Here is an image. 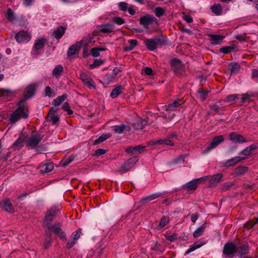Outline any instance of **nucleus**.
I'll use <instances>...</instances> for the list:
<instances>
[{
  "instance_id": "nucleus-1",
  "label": "nucleus",
  "mask_w": 258,
  "mask_h": 258,
  "mask_svg": "<svg viewBox=\"0 0 258 258\" xmlns=\"http://www.w3.org/2000/svg\"><path fill=\"white\" fill-rule=\"evenodd\" d=\"M24 101H19L17 105L18 107L10 115L9 121L11 124H15L22 118H27L28 117L27 107L23 105Z\"/></svg>"
},
{
  "instance_id": "nucleus-2",
  "label": "nucleus",
  "mask_w": 258,
  "mask_h": 258,
  "mask_svg": "<svg viewBox=\"0 0 258 258\" xmlns=\"http://www.w3.org/2000/svg\"><path fill=\"white\" fill-rule=\"evenodd\" d=\"M144 43L148 49L154 51L159 45H162L164 43V40L162 36H158L151 39H145Z\"/></svg>"
},
{
  "instance_id": "nucleus-3",
  "label": "nucleus",
  "mask_w": 258,
  "mask_h": 258,
  "mask_svg": "<svg viewBox=\"0 0 258 258\" xmlns=\"http://www.w3.org/2000/svg\"><path fill=\"white\" fill-rule=\"evenodd\" d=\"M45 226L47 227L48 230L53 232L54 234L58 235L62 240H67L65 233L61 229L62 225L60 223H57L54 225H52L51 223H46Z\"/></svg>"
},
{
  "instance_id": "nucleus-4",
  "label": "nucleus",
  "mask_w": 258,
  "mask_h": 258,
  "mask_svg": "<svg viewBox=\"0 0 258 258\" xmlns=\"http://www.w3.org/2000/svg\"><path fill=\"white\" fill-rule=\"evenodd\" d=\"M236 246L232 242L226 243L224 246L223 253L225 258H232L236 252Z\"/></svg>"
},
{
  "instance_id": "nucleus-5",
  "label": "nucleus",
  "mask_w": 258,
  "mask_h": 258,
  "mask_svg": "<svg viewBox=\"0 0 258 258\" xmlns=\"http://www.w3.org/2000/svg\"><path fill=\"white\" fill-rule=\"evenodd\" d=\"M59 206L52 207L48 210L45 216L44 224H46V223H51L59 211Z\"/></svg>"
},
{
  "instance_id": "nucleus-6",
  "label": "nucleus",
  "mask_w": 258,
  "mask_h": 258,
  "mask_svg": "<svg viewBox=\"0 0 258 258\" xmlns=\"http://www.w3.org/2000/svg\"><path fill=\"white\" fill-rule=\"evenodd\" d=\"M16 41L19 43H26L31 38V34L27 31H20L15 37Z\"/></svg>"
},
{
  "instance_id": "nucleus-7",
  "label": "nucleus",
  "mask_w": 258,
  "mask_h": 258,
  "mask_svg": "<svg viewBox=\"0 0 258 258\" xmlns=\"http://www.w3.org/2000/svg\"><path fill=\"white\" fill-rule=\"evenodd\" d=\"M206 177H202L199 178L195 179L185 184H184L182 187L186 189L187 191L190 190H194L198 187V184L205 180Z\"/></svg>"
},
{
  "instance_id": "nucleus-8",
  "label": "nucleus",
  "mask_w": 258,
  "mask_h": 258,
  "mask_svg": "<svg viewBox=\"0 0 258 258\" xmlns=\"http://www.w3.org/2000/svg\"><path fill=\"white\" fill-rule=\"evenodd\" d=\"M36 86L35 84H30L28 86L24 92V98L20 101H24V102L29 99L31 98L35 94Z\"/></svg>"
},
{
  "instance_id": "nucleus-9",
  "label": "nucleus",
  "mask_w": 258,
  "mask_h": 258,
  "mask_svg": "<svg viewBox=\"0 0 258 258\" xmlns=\"http://www.w3.org/2000/svg\"><path fill=\"white\" fill-rule=\"evenodd\" d=\"M237 248V252L239 256L241 258L243 255L247 254L249 253V247L248 243L246 241H243L239 243L236 246Z\"/></svg>"
},
{
  "instance_id": "nucleus-10",
  "label": "nucleus",
  "mask_w": 258,
  "mask_h": 258,
  "mask_svg": "<svg viewBox=\"0 0 258 258\" xmlns=\"http://www.w3.org/2000/svg\"><path fill=\"white\" fill-rule=\"evenodd\" d=\"M41 140L42 137L38 135L37 132L33 131L31 134V137L28 139L27 146L34 148L37 146Z\"/></svg>"
},
{
  "instance_id": "nucleus-11",
  "label": "nucleus",
  "mask_w": 258,
  "mask_h": 258,
  "mask_svg": "<svg viewBox=\"0 0 258 258\" xmlns=\"http://www.w3.org/2000/svg\"><path fill=\"white\" fill-rule=\"evenodd\" d=\"M80 78L83 82L84 85L90 89H95L96 86L94 82L86 74L82 72L80 74Z\"/></svg>"
},
{
  "instance_id": "nucleus-12",
  "label": "nucleus",
  "mask_w": 258,
  "mask_h": 258,
  "mask_svg": "<svg viewBox=\"0 0 258 258\" xmlns=\"http://www.w3.org/2000/svg\"><path fill=\"white\" fill-rule=\"evenodd\" d=\"M225 140L224 136L223 135H219L215 137L211 141L209 145L206 148V151L208 152L210 150L215 148L220 144L222 143Z\"/></svg>"
},
{
  "instance_id": "nucleus-13",
  "label": "nucleus",
  "mask_w": 258,
  "mask_h": 258,
  "mask_svg": "<svg viewBox=\"0 0 258 258\" xmlns=\"http://www.w3.org/2000/svg\"><path fill=\"white\" fill-rule=\"evenodd\" d=\"M184 102L181 99H177L173 100L172 102L169 103L167 105L164 106L166 111H175L176 108L179 106L183 107Z\"/></svg>"
},
{
  "instance_id": "nucleus-14",
  "label": "nucleus",
  "mask_w": 258,
  "mask_h": 258,
  "mask_svg": "<svg viewBox=\"0 0 258 258\" xmlns=\"http://www.w3.org/2000/svg\"><path fill=\"white\" fill-rule=\"evenodd\" d=\"M170 65L172 70L175 74H178L184 68V64L179 59L174 58L170 61Z\"/></svg>"
},
{
  "instance_id": "nucleus-15",
  "label": "nucleus",
  "mask_w": 258,
  "mask_h": 258,
  "mask_svg": "<svg viewBox=\"0 0 258 258\" xmlns=\"http://www.w3.org/2000/svg\"><path fill=\"white\" fill-rule=\"evenodd\" d=\"M0 208L6 212L11 213H13L15 211L11 202L9 198H5L0 202Z\"/></svg>"
},
{
  "instance_id": "nucleus-16",
  "label": "nucleus",
  "mask_w": 258,
  "mask_h": 258,
  "mask_svg": "<svg viewBox=\"0 0 258 258\" xmlns=\"http://www.w3.org/2000/svg\"><path fill=\"white\" fill-rule=\"evenodd\" d=\"M156 19L152 15H147L145 16L141 17L140 18V23L144 27H147L149 25H151Z\"/></svg>"
},
{
  "instance_id": "nucleus-17",
  "label": "nucleus",
  "mask_w": 258,
  "mask_h": 258,
  "mask_svg": "<svg viewBox=\"0 0 258 258\" xmlns=\"http://www.w3.org/2000/svg\"><path fill=\"white\" fill-rule=\"evenodd\" d=\"M138 161V158L137 157H133L127 161L120 167V170L124 171L125 172L128 171Z\"/></svg>"
},
{
  "instance_id": "nucleus-18",
  "label": "nucleus",
  "mask_w": 258,
  "mask_h": 258,
  "mask_svg": "<svg viewBox=\"0 0 258 258\" xmlns=\"http://www.w3.org/2000/svg\"><path fill=\"white\" fill-rule=\"evenodd\" d=\"M229 139L233 143H243L246 142L245 139L241 135L232 132L229 135Z\"/></svg>"
},
{
  "instance_id": "nucleus-19",
  "label": "nucleus",
  "mask_w": 258,
  "mask_h": 258,
  "mask_svg": "<svg viewBox=\"0 0 258 258\" xmlns=\"http://www.w3.org/2000/svg\"><path fill=\"white\" fill-rule=\"evenodd\" d=\"M15 96V94L8 89H0V97H3L8 100H11Z\"/></svg>"
},
{
  "instance_id": "nucleus-20",
  "label": "nucleus",
  "mask_w": 258,
  "mask_h": 258,
  "mask_svg": "<svg viewBox=\"0 0 258 258\" xmlns=\"http://www.w3.org/2000/svg\"><path fill=\"white\" fill-rule=\"evenodd\" d=\"M82 45L81 42H77L75 44L71 45L68 49L67 55L71 56L78 52Z\"/></svg>"
},
{
  "instance_id": "nucleus-21",
  "label": "nucleus",
  "mask_w": 258,
  "mask_h": 258,
  "mask_svg": "<svg viewBox=\"0 0 258 258\" xmlns=\"http://www.w3.org/2000/svg\"><path fill=\"white\" fill-rule=\"evenodd\" d=\"M208 36L210 38V42L213 45L220 44L224 38V36L221 35L209 34Z\"/></svg>"
},
{
  "instance_id": "nucleus-22",
  "label": "nucleus",
  "mask_w": 258,
  "mask_h": 258,
  "mask_svg": "<svg viewBox=\"0 0 258 258\" xmlns=\"http://www.w3.org/2000/svg\"><path fill=\"white\" fill-rule=\"evenodd\" d=\"M46 41L45 38H41L38 40L34 44V48L33 49V53L34 54H38L37 50L42 48Z\"/></svg>"
},
{
  "instance_id": "nucleus-23",
  "label": "nucleus",
  "mask_w": 258,
  "mask_h": 258,
  "mask_svg": "<svg viewBox=\"0 0 258 258\" xmlns=\"http://www.w3.org/2000/svg\"><path fill=\"white\" fill-rule=\"evenodd\" d=\"M114 26L111 24H105L100 26L99 31L104 33H110L113 32Z\"/></svg>"
},
{
  "instance_id": "nucleus-24",
  "label": "nucleus",
  "mask_w": 258,
  "mask_h": 258,
  "mask_svg": "<svg viewBox=\"0 0 258 258\" xmlns=\"http://www.w3.org/2000/svg\"><path fill=\"white\" fill-rule=\"evenodd\" d=\"M170 219L169 217L167 216H163L161 218L160 221L158 224H157L155 227V229L157 230H159L163 228H164L165 226L168 225L169 223Z\"/></svg>"
},
{
  "instance_id": "nucleus-25",
  "label": "nucleus",
  "mask_w": 258,
  "mask_h": 258,
  "mask_svg": "<svg viewBox=\"0 0 258 258\" xmlns=\"http://www.w3.org/2000/svg\"><path fill=\"white\" fill-rule=\"evenodd\" d=\"M209 93V91L205 90L203 88H200L197 90V97L200 100L204 101L208 97Z\"/></svg>"
},
{
  "instance_id": "nucleus-26",
  "label": "nucleus",
  "mask_w": 258,
  "mask_h": 258,
  "mask_svg": "<svg viewBox=\"0 0 258 258\" xmlns=\"http://www.w3.org/2000/svg\"><path fill=\"white\" fill-rule=\"evenodd\" d=\"M6 17L11 23L12 24H16L17 17L15 16L14 11L11 8L7 10Z\"/></svg>"
},
{
  "instance_id": "nucleus-27",
  "label": "nucleus",
  "mask_w": 258,
  "mask_h": 258,
  "mask_svg": "<svg viewBox=\"0 0 258 258\" xmlns=\"http://www.w3.org/2000/svg\"><path fill=\"white\" fill-rule=\"evenodd\" d=\"M66 29V27L63 26H59L53 31V36L56 39H59L64 34Z\"/></svg>"
},
{
  "instance_id": "nucleus-28",
  "label": "nucleus",
  "mask_w": 258,
  "mask_h": 258,
  "mask_svg": "<svg viewBox=\"0 0 258 258\" xmlns=\"http://www.w3.org/2000/svg\"><path fill=\"white\" fill-rule=\"evenodd\" d=\"M46 238L43 243V248L45 249H47L51 246V243L53 241L51 238V234L49 232L46 231Z\"/></svg>"
},
{
  "instance_id": "nucleus-29",
  "label": "nucleus",
  "mask_w": 258,
  "mask_h": 258,
  "mask_svg": "<svg viewBox=\"0 0 258 258\" xmlns=\"http://www.w3.org/2000/svg\"><path fill=\"white\" fill-rule=\"evenodd\" d=\"M245 159L244 157H240L236 156L231 159H230L226 161L225 163V166H231L236 165L237 163L240 162L241 160Z\"/></svg>"
},
{
  "instance_id": "nucleus-30",
  "label": "nucleus",
  "mask_w": 258,
  "mask_h": 258,
  "mask_svg": "<svg viewBox=\"0 0 258 258\" xmlns=\"http://www.w3.org/2000/svg\"><path fill=\"white\" fill-rule=\"evenodd\" d=\"M25 137L21 135L13 144V147L15 149H19L22 148L24 145V141Z\"/></svg>"
},
{
  "instance_id": "nucleus-31",
  "label": "nucleus",
  "mask_w": 258,
  "mask_h": 258,
  "mask_svg": "<svg viewBox=\"0 0 258 258\" xmlns=\"http://www.w3.org/2000/svg\"><path fill=\"white\" fill-rule=\"evenodd\" d=\"M222 176L223 175L221 173L214 175L209 180V186H215L216 184L220 181Z\"/></svg>"
},
{
  "instance_id": "nucleus-32",
  "label": "nucleus",
  "mask_w": 258,
  "mask_h": 258,
  "mask_svg": "<svg viewBox=\"0 0 258 258\" xmlns=\"http://www.w3.org/2000/svg\"><path fill=\"white\" fill-rule=\"evenodd\" d=\"M257 149V146L255 144H252L250 146L247 147L239 153V155L248 156L250 155L254 150Z\"/></svg>"
},
{
  "instance_id": "nucleus-33",
  "label": "nucleus",
  "mask_w": 258,
  "mask_h": 258,
  "mask_svg": "<svg viewBox=\"0 0 258 258\" xmlns=\"http://www.w3.org/2000/svg\"><path fill=\"white\" fill-rule=\"evenodd\" d=\"M147 124V121L146 120L139 119L134 123L133 127L137 130H142Z\"/></svg>"
},
{
  "instance_id": "nucleus-34",
  "label": "nucleus",
  "mask_w": 258,
  "mask_h": 258,
  "mask_svg": "<svg viewBox=\"0 0 258 258\" xmlns=\"http://www.w3.org/2000/svg\"><path fill=\"white\" fill-rule=\"evenodd\" d=\"M16 23L20 26L26 27L28 24V22L26 17L22 15L19 17H17Z\"/></svg>"
},
{
  "instance_id": "nucleus-35",
  "label": "nucleus",
  "mask_w": 258,
  "mask_h": 258,
  "mask_svg": "<svg viewBox=\"0 0 258 258\" xmlns=\"http://www.w3.org/2000/svg\"><path fill=\"white\" fill-rule=\"evenodd\" d=\"M63 70V67L61 64H58L53 70L52 75L56 78H58L61 75Z\"/></svg>"
},
{
  "instance_id": "nucleus-36",
  "label": "nucleus",
  "mask_w": 258,
  "mask_h": 258,
  "mask_svg": "<svg viewBox=\"0 0 258 258\" xmlns=\"http://www.w3.org/2000/svg\"><path fill=\"white\" fill-rule=\"evenodd\" d=\"M54 165L52 163H48L43 165L40 169L42 173H48L53 169Z\"/></svg>"
},
{
  "instance_id": "nucleus-37",
  "label": "nucleus",
  "mask_w": 258,
  "mask_h": 258,
  "mask_svg": "<svg viewBox=\"0 0 258 258\" xmlns=\"http://www.w3.org/2000/svg\"><path fill=\"white\" fill-rule=\"evenodd\" d=\"M67 95L65 94L62 95L61 96L57 97L56 99L53 100V105H54L55 106H58L60 104V103H61L63 101H64L67 99Z\"/></svg>"
},
{
  "instance_id": "nucleus-38",
  "label": "nucleus",
  "mask_w": 258,
  "mask_h": 258,
  "mask_svg": "<svg viewBox=\"0 0 258 258\" xmlns=\"http://www.w3.org/2000/svg\"><path fill=\"white\" fill-rule=\"evenodd\" d=\"M128 42L130 45L124 47V50L126 51H130L132 50L138 44V41L136 39L130 40H128Z\"/></svg>"
},
{
  "instance_id": "nucleus-39",
  "label": "nucleus",
  "mask_w": 258,
  "mask_h": 258,
  "mask_svg": "<svg viewBox=\"0 0 258 258\" xmlns=\"http://www.w3.org/2000/svg\"><path fill=\"white\" fill-rule=\"evenodd\" d=\"M111 137V135L109 133L103 134L100 136L98 139H96L93 144L96 145L103 142L106 139L109 138Z\"/></svg>"
},
{
  "instance_id": "nucleus-40",
  "label": "nucleus",
  "mask_w": 258,
  "mask_h": 258,
  "mask_svg": "<svg viewBox=\"0 0 258 258\" xmlns=\"http://www.w3.org/2000/svg\"><path fill=\"white\" fill-rule=\"evenodd\" d=\"M229 67L231 74L237 73L240 69V66L238 63H231Z\"/></svg>"
},
{
  "instance_id": "nucleus-41",
  "label": "nucleus",
  "mask_w": 258,
  "mask_h": 258,
  "mask_svg": "<svg viewBox=\"0 0 258 258\" xmlns=\"http://www.w3.org/2000/svg\"><path fill=\"white\" fill-rule=\"evenodd\" d=\"M212 11L217 16L221 15L222 12V7L219 4H214L211 8Z\"/></svg>"
},
{
  "instance_id": "nucleus-42",
  "label": "nucleus",
  "mask_w": 258,
  "mask_h": 258,
  "mask_svg": "<svg viewBox=\"0 0 258 258\" xmlns=\"http://www.w3.org/2000/svg\"><path fill=\"white\" fill-rule=\"evenodd\" d=\"M122 87L121 86H118L113 89L110 93V97L112 98H115L118 96L121 93Z\"/></svg>"
},
{
  "instance_id": "nucleus-43",
  "label": "nucleus",
  "mask_w": 258,
  "mask_h": 258,
  "mask_svg": "<svg viewBox=\"0 0 258 258\" xmlns=\"http://www.w3.org/2000/svg\"><path fill=\"white\" fill-rule=\"evenodd\" d=\"M206 228V225L205 224L202 225L201 226L199 227L194 232V237L195 238L198 237L202 235L204 232Z\"/></svg>"
},
{
  "instance_id": "nucleus-44",
  "label": "nucleus",
  "mask_w": 258,
  "mask_h": 258,
  "mask_svg": "<svg viewBox=\"0 0 258 258\" xmlns=\"http://www.w3.org/2000/svg\"><path fill=\"white\" fill-rule=\"evenodd\" d=\"M236 47L235 44H232L231 46H226L224 47H222L219 49V51L220 52L223 53L224 54H228L231 52L232 50H233Z\"/></svg>"
},
{
  "instance_id": "nucleus-45",
  "label": "nucleus",
  "mask_w": 258,
  "mask_h": 258,
  "mask_svg": "<svg viewBox=\"0 0 258 258\" xmlns=\"http://www.w3.org/2000/svg\"><path fill=\"white\" fill-rule=\"evenodd\" d=\"M157 143H158V145L165 144L167 145H169L171 146H174V143L171 140L169 139V138H165V139H160L157 140Z\"/></svg>"
},
{
  "instance_id": "nucleus-46",
  "label": "nucleus",
  "mask_w": 258,
  "mask_h": 258,
  "mask_svg": "<svg viewBox=\"0 0 258 258\" xmlns=\"http://www.w3.org/2000/svg\"><path fill=\"white\" fill-rule=\"evenodd\" d=\"M45 96L49 98H52L56 95L54 90L49 86H46L45 88Z\"/></svg>"
},
{
  "instance_id": "nucleus-47",
  "label": "nucleus",
  "mask_w": 258,
  "mask_h": 258,
  "mask_svg": "<svg viewBox=\"0 0 258 258\" xmlns=\"http://www.w3.org/2000/svg\"><path fill=\"white\" fill-rule=\"evenodd\" d=\"M163 195V194L161 193V192H156V193H154L153 194H152L147 197H145L144 198H143L142 199V201H147V200H148V201H151V200H153L154 199H157L160 197H161V196Z\"/></svg>"
},
{
  "instance_id": "nucleus-48",
  "label": "nucleus",
  "mask_w": 258,
  "mask_h": 258,
  "mask_svg": "<svg viewBox=\"0 0 258 258\" xmlns=\"http://www.w3.org/2000/svg\"><path fill=\"white\" fill-rule=\"evenodd\" d=\"M126 125L121 124L120 125H115L113 126V131L117 134H121L124 131Z\"/></svg>"
},
{
  "instance_id": "nucleus-49",
  "label": "nucleus",
  "mask_w": 258,
  "mask_h": 258,
  "mask_svg": "<svg viewBox=\"0 0 258 258\" xmlns=\"http://www.w3.org/2000/svg\"><path fill=\"white\" fill-rule=\"evenodd\" d=\"M187 155L186 154L181 155L180 156H177L176 158L174 159L172 163L173 164H176L179 163L181 162H183L185 158H186Z\"/></svg>"
},
{
  "instance_id": "nucleus-50",
  "label": "nucleus",
  "mask_w": 258,
  "mask_h": 258,
  "mask_svg": "<svg viewBox=\"0 0 258 258\" xmlns=\"http://www.w3.org/2000/svg\"><path fill=\"white\" fill-rule=\"evenodd\" d=\"M115 77L111 73H108L103 77V80L107 83L109 84L110 82L114 80Z\"/></svg>"
},
{
  "instance_id": "nucleus-51",
  "label": "nucleus",
  "mask_w": 258,
  "mask_h": 258,
  "mask_svg": "<svg viewBox=\"0 0 258 258\" xmlns=\"http://www.w3.org/2000/svg\"><path fill=\"white\" fill-rule=\"evenodd\" d=\"M103 63V60L100 59H96L93 63L90 65V69H94L95 67H98Z\"/></svg>"
},
{
  "instance_id": "nucleus-52",
  "label": "nucleus",
  "mask_w": 258,
  "mask_h": 258,
  "mask_svg": "<svg viewBox=\"0 0 258 258\" xmlns=\"http://www.w3.org/2000/svg\"><path fill=\"white\" fill-rule=\"evenodd\" d=\"M253 96H254V95L253 94H250L248 93L242 94L241 95V102L242 103H244V102L248 101L251 97H253Z\"/></svg>"
},
{
  "instance_id": "nucleus-53",
  "label": "nucleus",
  "mask_w": 258,
  "mask_h": 258,
  "mask_svg": "<svg viewBox=\"0 0 258 258\" xmlns=\"http://www.w3.org/2000/svg\"><path fill=\"white\" fill-rule=\"evenodd\" d=\"M112 21L118 25H121L125 23V21L119 17H114L112 19Z\"/></svg>"
},
{
  "instance_id": "nucleus-54",
  "label": "nucleus",
  "mask_w": 258,
  "mask_h": 258,
  "mask_svg": "<svg viewBox=\"0 0 258 258\" xmlns=\"http://www.w3.org/2000/svg\"><path fill=\"white\" fill-rule=\"evenodd\" d=\"M164 10L161 7H157L155 10V14L158 18L161 17L164 14Z\"/></svg>"
},
{
  "instance_id": "nucleus-55",
  "label": "nucleus",
  "mask_w": 258,
  "mask_h": 258,
  "mask_svg": "<svg viewBox=\"0 0 258 258\" xmlns=\"http://www.w3.org/2000/svg\"><path fill=\"white\" fill-rule=\"evenodd\" d=\"M165 237L166 240H168L170 242H174L177 238V235L175 234L172 235L166 234L165 235Z\"/></svg>"
},
{
  "instance_id": "nucleus-56",
  "label": "nucleus",
  "mask_w": 258,
  "mask_h": 258,
  "mask_svg": "<svg viewBox=\"0 0 258 258\" xmlns=\"http://www.w3.org/2000/svg\"><path fill=\"white\" fill-rule=\"evenodd\" d=\"M134 151L135 154H140L143 152L145 148V146H143L142 145H138L135 147H134Z\"/></svg>"
},
{
  "instance_id": "nucleus-57",
  "label": "nucleus",
  "mask_w": 258,
  "mask_h": 258,
  "mask_svg": "<svg viewBox=\"0 0 258 258\" xmlns=\"http://www.w3.org/2000/svg\"><path fill=\"white\" fill-rule=\"evenodd\" d=\"M118 7L120 10L124 12L128 8V4L125 2H120L118 4Z\"/></svg>"
},
{
  "instance_id": "nucleus-58",
  "label": "nucleus",
  "mask_w": 258,
  "mask_h": 258,
  "mask_svg": "<svg viewBox=\"0 0 258 258\" xmlns=\"http://www.w3.org/2000/svg\"><path fill=\"white\" fill-rule=\"evenodd\" d=\"M202 245L203 244H198L197 243H195L194 246L193 247H190L186 250L185 254H187L190 252L193 251L194 250H196V249L200 248L201 246H202Z\"/></svg>"
},
{
  "instance_id": "nucleus-59",
  "label": "nucleus",
  "mask_w": 258,
  "mask_h": 258,
  "mask_svg": "<svg viewBox=\"0 0 258 258\" xmlns=\"http://www.w3.org/2000/svg\"><path fill=\"white\" fill-rule=\"evenodd\" d=\"M81 233V230L79 229L72 233V237L73 238L74 240L77 241L78 239L80 237Z\"/></svg>"
},
{
  "instance_id": "nucleus-60",
  "label": "nucleus",
  "mask_w": 258,
  "mask_h": 258,
  "mask_svg": "<svg viewBox=\"0 0 258 258\" xmlns=\"http://www.w3.org/2000/svg\"><path fill=\"white\" fill-rule=\"evenodd\" d=\"M238 97L237 95H230L227 96L225 101L226 102H229L231 101H233L238 99Z\"/></svg>"
},
{
  "instance_id": "nucleus-61",
  "label": "nucleus",
  "mask_w": 258,
  "mask_h": 258,
  "mask_svg": "<svg viewBox=\"0 0 258 258\" xmlns=\"http://www.w3.org/2000/svg\"><path fill=\"white\" fill-rule=\"evenodd\" d=\"M247 170V167L239 166L236 168V173L239 174H242Z\"/></svg>"
},
{
  "instance_id": "nucleus-62",
  "label": "nucleus",
  "mask_w": 258,
  "mask_h": 258,
  "mask_svg": "<svg viewBox=\"0 0 258 258\" xmlns=\"http://www.w3.org/2000/svg\"><path fill=\"white\" fill-rule=\"evenodd\" d=\"M106 152V151L103 149H98L96 150L94 154V156L99 157L102 155L104 154Z\"/></svg>"
},
{
  "instance_id": "nucleus-63",
  "label": "nucleus",
  "mask_w": 258,
  "mask_h": 258,
  "mask_svg": "<svg viewBox=\"0 0 258 258\" xmlns=\"http://www.w3.org/2000/svg\"><path fill=\"white\" fill-rule=\"evenodd\" d=\"M91 53L93 57H97L100 55L98 48L94 47L91 49Z\"/></svg>"
},
{
  "instance_id": "nucleus-64",
  "label": "nucleus",
  "mask_w": 258,
  "mask_h": 258,
  "mask_svg": "<svg viewBox=\"0 0 258 258\" xmlns=\"http://www.w3.org/2000/svg\"><path fill=\"white\" fill-rule=\"evenodd\" d=\"M75 158V157L73 156H71L69 158L66 159L64 161H63L62 163L63 166H66L68 165H69L72 161L74 160Z\"/></svg>"
}]
</instances>
